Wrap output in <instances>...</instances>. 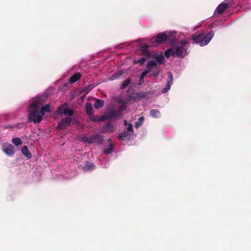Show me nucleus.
I'll return each mask as SVG.
<instances>
[{
	"mask_svg": "<svg viewBox=\"0 0 251 251\" xmlns=\"http://www.w3.org/2000/svg\"><path fill=\"white\" fill-rule=\"evenodd\" d=\"M127 131L130 132V133H132L133 131V126H132V125L131 124H129L128 125V126L127 127Z\"/></svg>",
	"mask_w": 251,
	"mask_h": 251,
	"instance_id": "obj_35",
	"label": "nucleus"
},
{
	"mask_svg": "<svg viewBox=\"0 0 251 251\" xmlns=\"http://www.w3.org/2000/svg\"><path fill=\"white\" fill-rule=\"evenodd\" d=\"M124 109H125V107H124V106L123 105H121V106L119 107L118 109L117 110H116V111H118V112H119V114H120V117H121V116H122V112H123V111L124 110Z\"/></svg>",
	"mask_w": 251,
	"mask_h": 251,
	"instance_id": "obj_34",
	"label": "nucleus"
},
{
	"mask_svg": "<svg viewBox=\"0 0 251 251\" xmlns=\"http://www.w3.org/2000/svg\"><path fill=\"white\" fill-rule=\"evenodd\" d=\"M17 126V125L13 126V125H8L4 126V128H13L14 127Z\"/></svg>",
	"mask_w": 251,
	"mask_h": 251,
	"instance_id": "obj_37",
	"label": "nucleus"
},
{
	"mask_svg": "<svg viewBox=\"0 0 251 251\" xmlns=\"http://www.w3.org/2000/svg\"><path fill=\"white\" fill-rule=\"evenodd\" d=\"M42 102L39 100L33 101L28 107V121L34 124H39L43 120L42 115L39 113V109Z\"/></svg>",
	"mask_w": 251,
	"mask_h": 251,
	"instance_id": "obj_1",
	"label": "nucleus"
},
{
	"mask_svg": "<svg viewBox=\"0 0 251 251\" xmlns=\"http://www.w3.org/2000/svg\"><path fill=\"white\" fill-rule=\"evenodd\" d=\"M157 64L155 60L149 61L147 65V69L142 73L138 82V85H141L144 82V77L147 75L148 74L152 71V68L156 67Z\"/></svg>",
	"mask_w": 251,
	"mask_h": 251,
	"instance_id": "obj_5",
	"label": "nucleus"
},
{
	"mask_svg": "<svg viewBox=\"0 0 251 251\" xmlns=\"http://www.w3.org/2000/svg\"><path fill=\"white\" fill-rule=\"evenodd\" d=\"M171 85L167 83L166 86L162 89V93L164 94L167 93L170 90Z\"/></svg>",
	"mask_w": 251,
	"mask_h": 251,
	"instance_id": "obj_31",
	"label": "nucleus"
},
{
	"mask_svg": "<svg viewBox=\"0 0 251 251\" xmlns=\"http://www.w3.org/2000/svg\"><path fill=\"white\" fill-rule=\"evenodd\" d=\"M21 152L23 153V154H24L28 159H30L31 158V156H32L31 154L29 151L28 150V148L26 146H24L22 148V149L21 150Z\"/></svg>",
	"mask_w": 251,
	"mask_h": 251,
	"instance_id": "obj_19",
	"label": "nucleus"
},
{
	"mask_svg": "<svg viewBox=\"0 0 251 251\" xmlns=\"http://www.w3.org/2000/svg\"><path fill=\"white\" fill-rule=\"evenodd\" d=\"M89 117L91 120L93 122H100L99 116H94V115H93L92 116Z\"/></svg>",
	"mask_w": 251,
	"mask_h": 251,
	"instance_id": "obj_32",
	"label": "nucleus"
},
{
	"mask_svg": "<svg viewBox=\"0 0 251 251\" xmlns=\"http://www.w3.org/2000/svg\"><path fill=\"white\" fill-rule=\"evenodd\" d=\"M63 113L66 115L72 116L73 114V112L69 108H65L63 110Z\"/></svg>",
	"mask_w": 251,
	"mask_h": 251,
	"instance_id": "obj_27",
	"label": "nucleus"
},
{
	"mask_svg": "<svg viewBox=\"0 0 251 251\" xmlns=\"http://www.w3.org/2000/svg\"><path fill=\"white\" fill-rule=\"evenodd\" d=\"M99 119L100 121H104L107 120H109L106 113L104 115L99 117Z\"/></svg>",
	"mask_w": 251,
	"mask_h": 251,
	"instance_id": "obj_33",
	"label": "nucleus"
},
{
	"mask_svg": "<svg viewBox=\"0 0 251 251\" xmlns=\"http://www.w3.org/2000/svg\"><path fill=\"white\" fill-rule=\"evenodd\" d=\"M144 120H145V118L144 117H143V116L140 117L138 119V121L137 122H136V123L135 124V127L136 128H138L139 126H141L143 124Z\"/></svg>",
	"mask_w": 251,
	"mask_h": 251,
	"instance_id": "obj_22",
	"label": "nucleus"
},
{
	"mask_svg": "<svg viewBox=\"0 0 251 251\" xmlns=\"http://www.w3.org/2000/svg\"><path fill=\"white\" fill-rule=\"evenodd\" d=\"M71 122L72 119L69 117H67L65 119H62L57 125V129L62 130L71 124Z\"/></svg>",
	"mask_w": 251,
	"mask_h": 251,
	"instance_id": "obj_7",
	"label": "nucleus"
},
{
	"mask_svg": "<svg viewBox=\"0 0 251 251\" xmlns=\"http://www.w3.org/2000/svg\"><path fill=\"white\" fill-rule=\"evenodd\" d=\"M133 133H130L128 131H125L123 133L120 134L118 136V139L120 140H129L132 136Z\"/></svg>",
	"mask_w": 251,
	"mask_h": 251,
	"instance_id": "obj_9",
	"label": "nucleus"
},
{
	"mask_svg": "<svg viewBox=\"0 0 251 251\" xmlns=\"http://www.w3.org/2000/svg\"><path fill=\"white\" fill-rule=\"evenodd\" d=\"M155 58L156 59V61H155L156 63H157V62H158L159 64L162 63L164 60V57L162 55H156L155 56Z\"/></svg>",
	"mask_w": 251,
	"mask_h": 251,
	"instance_id": "obj_24",
	"label": "nucleus"
},
{
	"mask_svg": "<svg viewBox=\"0 0 251 251\" xmlns=\"http://www.w3.org/2000/svg\"><path fill=\"white\" fill-rule=\"evenodd\" d=\"M188 44V41L185 39L173 43L176 50L175 53H176V56L180 58H184L186 55H187L188 53L187 50L185 48Z\"/></svg>",
	"mask_w": 251,
	"mask_h": 251,
	"instance_id": "obj_3",
	"label": "nucleus"
},
{
	"mask_svg": "<svg viewBox=\"0 0 251 251\" xmlns=\"http://www.w3.org/2000/svg\"><path fill=\"white\" fill-rule=\"evenodd\" d=\"M3 151L9 156H13L15 153V149L14 147L8 143H5L3 145Z\"/></svg>",
	"mask_w": 251,
	"mask_h": 251,
	"instance_id": "obj_6",
	"label": "nucleus"
},
{
	"mask_svg": "<svg viewBox=\"0 0 251 251\" xmlns=\"http://www.w3.org/2000/svg\"><path fill=\"white\" fill-rule=\"evenodd\" d=\"M95 168L94 163L89 161H87L85 165L82 167L83 171L85 172L92 171Z\"/></svg>",
	"mask_w": 251,
	"mask_h": 251,
	"instance_id": "obj_12",
	"label": "nucleus"
},
{
	"mask_svg": "<svg viewBox=\"0 0 251 251\" xmlns=\"http://www.w3.org/2000/svg\"><path fill=\"white\" fill-rule=\"evenodd\" d=\"M39 110V113L42 115V117L46 113H51V112L50 108V105L49 104H47L42 106Z\"/></svg>",
	"mask_w": 251,
	"mask_h": 251,
	"instance_id": "obj_14",
	"label": "nucleus"
},
{
	"mask_svg": "<svg viewBox=\"0 0 251 251\" xmlns=\"http://www.w3.org/2000/svg\"><path fill=\"white\" fill-rule=\"evenodd\" d=\"M214 35V32L210 30L208 34L204 36L203 34L197 32L193 35L192 39L197 44H199L201 46L207 45Z\"/></svg>",
	"mask_w": 251,
	"mask_h": 251,
	"instance_id": "obj_2",
	"label": "nucleus"
},
{
	"mask_svg": "<svg viewBox=\"0 0 251 251\" xmlns=\"http://www.w3.org/2000/svg\"><path fill=\"white\" fill-rule=\"evenodd\" d=\"M120 112L117 111L115 109H112L106 113L108 119H112L120 117Z\"/></svg>",
	"mask_w": 251,
	"mask_h": 251,
	"instance_id": "obj_10",
	"label": "nucleus"
},
{
	"mask_svg": "<svg viewBox=\"0 0 251 251\" xmlns=\"http://www.w3.org/2000/svg\"><path fill=\"white\" fill-rule=\"evenodd\" d=\"M108 146L106 149L103 151V152L106 154H109L113 151V145L112 144V141L109 139L108 141Z\"/></svg>",
	"mask_w": 251,
	"mask_h": 251,
	"instance_id": "obj_18",
	"label": "nucleus"
},
{
	"mask_svg": "<svg viewBox=\"0 0 251 251\" xmlns=\"http://www.w3.org/2000/svg\"><path fill=\"white\" fill-rule=\"evenodd\" d=\"M86 113L89 116H91L94 114V110L91 103L87 102L85 105Z\"/></svg>",
	"mask_w": 251,
	"mask_h": 251,
	"instance_id": "obj_17",
	"label": "nucleus"
},
{
	"mask_svg": "<svg viewBox=\"0 0 251 251\" xmlns=\"http://www.w3.org/2000/svg\"><path fill=\"white\" fill-rule=\"evenodd\" d=\"M168 76L167 83L172 85L173 83V76L171 72L168 73Z\"/></svg>",
	"mask_w": 251,
	"mask_h": 251,
	"instance_id": "obj_26",
	"label": "nucleus"
},
{
	"mask_svg": "<svg viewBox=\"0 0 251 251\" xmlns=\"http://www.w3.org/2000/svg\"><path fill=\"white\" fill-rule=\"evenodd\" d=\"M148 46L145 44L141 47V51L143 55L145 57H149L150 56L151 53L148 50Z\"/></svg>",
	"mask_w": 251,
	"mask_h": 251,
	"instance_id": "obj_16",
	"label": "nucleus"
},
{
	"mask_svg": "<svg viewBox=\"0 0 251 251\" xmlns=\"http://www.w3.org/2000/svg\"><path fill=\"white\" fill-rule=\"evenodd\" d=\"M81 75L79 73H75L73 74L69 78V82L74 83L80 78Z\"/></svg>",
	"mask_w": 251,
	"mask_h": 251,
	"instance_id": "obj_15",
	"label": "nucleus"
},
{
	"mask_svg": "<svg viewBox=\"0 0 251 251\" xmlns=\"http://www.w3.org/2000/svg\"><path fill=\"white\" fill-rule=\"evenodd\" d=\"M91 144L96 143L98 145H101L103 141V137L99 133H95L90 136Z\"/></svg>",
	"mask_w": 251,
	"mask_h": 251,
	"instance_id": "obj_8",
	"label": "nucleus"
},
{
	"mask_svg": "<svg viewBox=\"0 0 251 251\" xmlns=\"http://www.w3.org/2000/svg\"><path fill=\"white\" fill-rule=\"evenodd\" d=\"M148 76L149 77H151V76H152V74H150Z\"/></svg>",
	"mask_w": 251,
	"mask_h": 251,
	"instance_id": "obj_39",
	"label": "nucleus"
},
{
	"mask_svg": "<svg viewBox=\"0 0 251 251\" xmlns=\"http://www.w3.org/2000/svg\"><path fill=\"white\" fill-rule=\"evenodd\" d=\"M150 113L151 117L155 118H158L160 116V111L157 109H151Z\"/></svg>",
	"mask_w": 251,
	"mask_h": 251,
	"instance_id": "obj_21",
	"label": "nucleus"
},
{
	"mask_svg": "<svg viewBox=\"0 0 251 251\" xmlns=\"http://www.w3.org/2000/svg\"><path fill=\"white\" fill-rule=\"evenodd\" d=\"M175 49L173 45V47L167 49L164 52V55L166 58H169L171 56H176V53H175Z\"/></svg>",
	"mask_w": 251,
	"mask_h": 251,
	"instance_id": "obj_13",
	"label": "nucleus"
},
{
	"mask_svg": "<svg viewBox=\"0 0 251 251\" xmlns=\"http://www.w3.org/2000/svg\"><path fill=\"white\" fill-rule=\"evenodd\" d=\"M153 73L152 74V75L154 77H157L158 76V74H159L160 70L158 68H156L153 71Z\"/></svg>",
	"mask_w": 251,
	"mask_h": 251,
	"instance_id": "obj_30",
	"label": "nucleus"
},
{
	"mask_svg": "<svg viewBox=\"0 0 251 251\" xmlns=\"http://www.w3.org/2000/svg\"><path fill=\"white\" fill-rule=\"evenodd\" d=\"M130 78H127L125 80L123 81L122 85L120 86L121 89H124L130 83Z\"/></svg>",
	"mask_w": 251,
	"mask_h": 251,
	"instance_id": "obj_23",
	"label": "nucleus"
},
{
	"mask_svg": "<svg viewBox=\"0 0 251 251\" xmlns=\"http://www.w3.org/2000/svg\"><path fill=\"white\" fill-rule=\"evenodd\" d=\"M12 142L15 145L17 146L20 145L22 144L21 139L18 137L13 138L12 140Z\"/></svg>",
	"mask_w": 251,
	"mask_h": 251,
	"instance_id": "obj_25",
	"label": "nucleus"
},
{
	"mask_svg": "<svg viewBox=\"0 0 251 251\" xmlns=\"http://www.w3.org/2000/svg\"><path fill=\"white\" fill-rule=\"evenodd\" d=\"M146 61V58L143 57H142L140 59H139L137 62L140 63V64H143Z\"/></svg>",
	"mask_w": 251,
	"mask_h": 251,
	"instance_id": "obj_36",
	"label": "nucleus"
},
{
	"mask_svg": "<svg viewBox=\"0 0 251 251\" xmlns=\"http://www.w3.org/2000/svg\"><path fill=\"white\" fill-rule=\"evenodd\" d=\"M104 105V101L102 100L96 99L94 106L96 109H99L102 107Z\"/></svg>",
	"mask_w": 251,
	"mask_h": 251,
	"instance_id": "obj_20",
	"label": "nucleus"
},
{
	"mask_svg": "<svg viewBox=\"0 0 251 251\" xmlns=\"http://www.w3.org/2000/svg\"><path fill=\"white\" fill-rule=\"evenodd\" d=\"M124 124L125 126H126L127 125V123L126 121L125 120L124 121Z\"/></svg>",
	"mask_w": 251,
	"mask_h": 251,
	"instance_id": "obj_38",
	"label": "nucleus"
},
{
	"mask_svg": "<svg viewBox=\"0 0 251 251\" xmlns=\"http://www.w3.org/2000/svg\"><path fill=\"white\" fill-rule=\"evenodd\" d=\"M112 128H113V126L112 125V124L110 123H107L104 126V129H105V130L106 131H108V130L112 129Z\"/></svg>",
	"mask_w": 251,
	"mask_h": 251,
	"instance_id": "obj_28",
	"label": "nucleus"
},
{
	"mask_svg": "<svg viewBox=\"0 0 251 251\" xmlns=\"http://www.w3.org/2000/svg\"><path fill=\"white\" fill-rule=\"evenodd\" d=\"M228 5L227 3H222L217 7L216 10L219 14H223L224 11L228 8Z\"/></svg>",
	"mask_w": 251,
	"mask_h": 251,
	"instance_id": "obj_11",
	"label": "nucleus"
},
{
	"mask_svg": "<svg viewBox=\"0 0 251 251\" xmlns=\"http://www.w3.org/2000/svg\"><path fill=\"white\" fill-rule=\"evenodd\" d=\"M167 34L166 32H161L150 39L149 43L153 46H157L158 44H161L167 40L168 38L171 36L170 33Z\"/></svg>",
	"mask_w": 251,
	"mask_h": 251,
	"instance_id": "obj_4",
	"label": "nucleus"
},
{
	"mask_svg": "<svg viewBox=\"0 0 251 251\" xmlns=\"http://www.w3.org/2000/svg\"><path fill=\"white\" fill-rule=\"evenodd\" d=\"M82 140L86 143L91 144L90 136H84L82 138Z\"/></svg>",
	"mask_w": 251,
	"mask_h": 251,
	"instance_id": "obj_29",
	"label": "nucleus"
}]
</instances>
